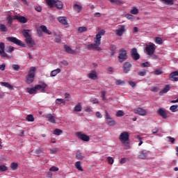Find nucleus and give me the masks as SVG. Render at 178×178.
<instances>
[{
	"label": "nucleus",
	"instance_id": "obj_1",
	"mask_svg": "<svg viewBox=\"0 0 178 178\" xmlns=\"http://www.w3.org/2000/svg\"><path fill=\"white\" fill-rule=\"evenodd\" d=\"M119 140L120 143L124 145L125 149H129L130 148V134L127 131L122 132L119 136Z\"/></svg>",
	"mask_w": 178,
	"mask_h": 178
},
{
	"label": "nucleus",
	"instance_id": "obj_2",
	"mask_svg": "<svg viewBox=\"0 0 178 178\" xmlns=\"http://www.w3.org/2000/svg\"><path fill=\"white\" fill-rule=\"evenodd\" d=\"M45 1L49 9H52V8H56L58 10H60L61 9H63V3L60 0H45Z\"/></svg>",
	"mask_w": 178,
	"mask_h": 178
},
{
	"label": "nucleus",
	"instance_id": "obj_3",
	"mask_svg": "<svg viewBox=\"0 0 178 178\" xmlns=\"http://www.w3.org/2000/svg\"><path fill=\"white\" fill-rule=\"evenodd\" d=\"M31 30L29 29H24L22 31V34L25 38V42L27 44V45H35V42L33 40V38L31 37V35H30Z\"/></svg>",
	"mask_w": 178,
	"mask_h": 178
},
{
	"label": "nucleus",
	"instance_id": "obj_4",
	"mask_svg": "<svg viewBox=\"0 0 178 178\" xmlns=\"http://www.w3.org/2000/svg\"><path fill=\"white\" fill-rule=\"evenodd\" d=\"M34 77H35V67H32L26 76V84H31V83H33Z\"/></svg>",
	"mask_w": 178,
	"mask_h": 178
},
{
	"label": "nucleus",
	"instance_id": "obj_5",
	"mask_svg": "<svg viewBox=\"0 0 178 178\" xmlns=\"http://www.w3.org/2000/svg\"><path fill=\"white\" fill-rule=\"evenodd\" d=\"M156 49V46L152 42H149V44H147L145 47V51L149 56H152V55L155 54Z\"/></svg>",
	"mask_w": 178,
	"mask_h": 178
},
{
	"label": "nucleus",
	"instance_id": "obj_6",
	"mask_svg": "<svg viewBox=\"0 0 178 178\" xmlns=\"http://www.w3.org/2000/svg\"><path fill=\"white\" fill-rule=\"evenodd\" d=\"M118 59L120 63H123L124 60L127 59V51L124 49H121L118 56Z\"/></svg>",
	"mask_w": 178,
	"mask_h": 178
},
{
	"label": "nucleus",
	"instance_id": "obj_7",
	"mask_svg": "<svg viewBox=\"0 0 178 178\" xmlns=\"http://www.w3.org/2000/svg\"><path fill=\"white\" fill-rule=\"evenodd\" d=\"M7 41H9L10 42H13V44H15V45H18V47H24V44L22 42V40L17 39L15 37H7L6 38Z\"/></svg>",
	"mask_w": 178,
	"mask_h": 178
},
{
	"label": "nucleus",
	"instance_id": "obj_8",
	"mask_svg": "<svg viewBox=\"0 0 178 178\" xmlns=\"http://www.w3.org/2000/svg\"><path fill=\"white\" fill-rule=\"evenodd\" d=\"M132 66L133 65H131V63H130V62L124 63V64L122 65L123 73H124L125 74H127V73H129V72H130V70H131Z\"/></svg>",
	"mask_w": 178,
	"mask_h": 178
},
{
	"label": "nucleus",
	"instance_id": "obj_9",
	"mask_svg": "<svg viewBox=\"0 0 178 178\" xmlns=\"http://www.w3.org/2000/svg\"><path fill=\"white\" fill-rule=\"evenodd\" d=\"M131 56L134 60H138L140 59V54L137 52V49L134 48L131 50Z\"/></svg>",
	"mask_w": 178,
	"mask_h": 178
},
{
	"label": "nucleus",
	"instance_id": "obj_10",
	"mask_svg": "<svg viewBox=\"0 0 178 178\" xmlns=\"http://www.w3.org/2000/svg\"><path fill=\"white\" fill-rule=\"evenodd\" d=\"M76 136L79 140H82V141H90V136H87L85 134H81V132H77Z\"/></svg>",
	"mask_w": 178,
	"mask_h": 178
},
{
	"label": "nucleus",
	"instance_id": "obj_11",
	"mask_svg": "<svg viewBox=\"0 0 178 178\" xmlns=\"http://www.w3.org/2000/svg\"><path fill=\"white\" fill-rule=\"evenodd\" d=\"M134 113L139 115L140 116H145L147 115V111L143 108H137L134 109Z\"/></svg>",
	"mask_w": 178,
	"mask_h": 178
},
{
	"label": "nucleus",
	"instance_id": "obj_12",
	"mask_svg": "<svg viewBox=\"0 0 178 178\" xmlns=\"http://www.w3.org/2000/svg\"><path fill=\"white\" fill-rule=\"evenodd\" d=\"M169 79L171 81H178V72L175 71L170 74Z\"/></svg>",
	"mask_w": 178,
	"mask_h": 178
},
{
	"label": "nucleus",
	"instance_id": "obj_13",
	"mask_svg": "<svg viewBox=\"0 0 178 178\" xmlns=\"http://www.w3.org/2000/svg\"><path fill=\"white\" fill-rule=\"evenodd\" d=\"M14 20H18V22H19V23H27L28 19L27 18H26V17H22V16H19V15H15L13 17Z\"/></svg>",
	"mask_w": 178,
	"mask_h": 178
},
{
	"label": "nucleus",
	"instance_id": "obj_14",
	"mask_svg": "<svg viewBox=\"0 0 178 178\" xmlns=\"http://www.w3.org/2000/svg\"><path fill=\"white\" fill-rule=\"evenodd\" d=\"M44 118L50 122V123H56V118L52 114H47L44 115Z\"/></svg>",
	"mask_w": 178,
	"mask_h": 178
},
{
	"label": "nucleus",
	"instance_id": "obj_15",
	"mask_svg": "<svg viewBox=\"0 0 178 178\" xmlns=\"http://www.w3.org/2000/svg\"><path fill=\"white\" fill-rule=\"evenodd\" d=\"M125 29L126 26H124V25H122L120 28L115 31V34L118 35V37H122V35H123V33L125 31Z\"/></svg>",
	"mask_w": 178,
	"mask_h": 178
},
{
	"label": "nucleus",
	"instance_id": "obj_16",
	"mask_svg": "<svg viewBox=\"0 0 178 178\" xmlns=\"http://www.w3.org/2000/svg\"><path fill=\"white\" fill-rule=\"evenodd\" d=\"M36 91H40V92H45V88H47V83H43L42 85H35V86Z\"/></svg>",
	"mask_w": 178,
	"mask_h": 178
},
{
	"label": "nucleus",
	"instance_id": "obj_17",
	"mask_svg": "<svg viewBox=\"0 0 178 178\" xmlns=\"http://www.w3.org/2000/svg\"><path fill=\"white\" fill-rule=\"evenodd\" d=\"M88 49L91 51V49H96V51H101V47H99V44L97 43L90 44L88 45Z\"/></svg>",
	"mask_w": 178,
	"mask_h": 178
},
{
	"label": "nucleus",
	"instance_id": "obj_18",
	"mask_svg": "<svg viewBox=\"0 0 178 178\" xmlns=\"http://www.w3.org/2000/svg\"><path fill=\"white\" fill-rule=\"evenodd\" d=\"M148 154V151L146 149H143L140 152V154L138 156L139 159H147V156Z\"/></svg>",
	"mask_w": 178,
	"mask_h": 178
},
{
	"label": "nucleus",
	"instance_id": "obj_19",
	"mask_svg": "<svg viewBox=\"0 0 178 178\" xmlns=\"http://www.w3.org/2000/svg\"><path fill=\"white\" fill-rule=\"evenodd\" d=\"M158 115H160V116L162 117L163 119H166L168 118V114L166 113V111H165L162 108H159L157 111Z\"/></svg>",
	"mask_w": 178,
	"mask_h": 178
},
{
	"label": "nucleus",
	"instance_id": "obj_20",
	"mask_svg": "<svg viewBox=\"0 0 178 178\" xmlns=\"http://www.w3.org/2000/svg\"><path fill=\"white\" fill-rule=\"evenodd\" d=\"M57 19L59 22V23H60L61 24H63L64 26H66V27H67V20L66 19V17H58L57 18Z\"/></svg>",
	"mask_w": 178,
	"mask_h": 178
},
{
	"label": "nucleus",
	"instance_id": "obj_21",
	"mask_svg": "<svg viewBox=\"0 0 178 178\" xmlns=\"http://www.w3.org/2000/svg\"><path fill=\"white\" fill-rule=\"evenodd\" d=\"M88 79H91V80H96L97 75V72L92 71L89 74H88Z\"/></svg>",
	"mask_w": 178,
	"mask_h": 178
},
{
	"label": "nucleus",
	"instance_id": "obj_22",
	"mask_svg": "<svg viewBox=\"0 0 178 178\" xmlns=\"http://www.w3.org/2000/svg\"><path fill=\"white\" fill-rule=\"evenodd\" d=\"M170 90V87L169 85H166L161 91L159 92V95H163V94H166Z\"/></svg>",
	"mask_w": 178,
	"mask_h": 178
},
{
	"label": "nucleus",
	"instance_id": "obj_23",
	"mask_svg": "<svg viewBox=\"0 0 178 178\" xmlns=\"http://www.w3.org/2000/svg\"><path fill=\"white\" fill-rule=\"evenodd\" d=\"M106 124L110 127H113L116 125V121L113 118H110L106 122Z\"/></svg>",
	"mask_w": 178,
	"mask_h": 178
},
{
	"label": "nucleus",
	"instance_id": "obj_24",
	"mask_svg": "<svg viewBox=\"0 0 178 178\" xmlns=\"http://www.w3.org/2000/svg\"><path fill=\"white\" fill-rule=\"evenodd\" d=\"M73 9L75 12H77V13H80L83 9V6L79 4H74L73 6Z\"/></svg>",
	"mask_w": 178,
	"mask_h": 178
},
{
	"label": "nucleus",
	"instance_id": "obj_25",
	"mask_svg": "<svg viewBox=\"0 0 178 178\" xmlns=\"http://www.w3.org/2000/svg\"><path fill=\"white\" fill-rule=\"evenodd\" d=\"M60 72H62V70L60 68H57L51 72L50 76L51 77H55V76H56L57 74H59Z\"/></svg>",
	"mask_w": 178,
	"mask_h": 178
},
{
	"label": "nucleus",
	"instance_id": "obj_26",
	"mask_svg": "<svg viewBox=\"0 0 178 178\" xmlns=\"http://www.w3.org/2000/svg\"><path fill=\"white\" fill-rule=\"evenodd\" d=\"M64 49H65V52H67V54H74V50L72 49V48L67 46V44L64 45Z\"/></svg>",
	"mask_w": 178,
	"mask_h": 178
},
{
	"label": "nucleus",
	"instance_id": "obj_27",
	"mask_svg": "<svg viewBox=\"0 0 178 178\" xmlns=\"http://www.w3.org/2000/svg\"><path fill=\"white\" fill-rule=\"evenodd\" d=\"M81 103H78L74 107V112H81Z\"/></svg>",
	"mask_w": 178,
	"mask_h": 178
},
{
	"label": "nucleus",
	"instance_id": "obj_28",
	"mask_svg": "<svg viewBox=\"0 0 178 178\" xmlns=\"http://www.w3.org/2000/svg\"><path fill=\"white\" fill-rule=\"evenodd\" d=\"M101 38H102V36H100L99 35H96L95 38H94V41L97 44V45H101Z\"/></svg>",
	"mask_w": 178,
	"mask_h": 178
},
{
	"label": "nucleus",
	"instance_id": "obj_29",
	"mask_svg": "<svg viewBox=\"0 0 178 178\" xmlns=\"http://www.w3.org/2000/svg\"><path fill=\"white\" fill-rule=\"evenodd\" d=\"M27 92L29 94L33 95V94H37V90L35 89V86L34 88H26Z\"/></svg>",
	"mask_w": 178,
	"mask_h": 178
},
{
	"label": "nucleus",
	"instance_id": "obj_30",
	"mask_svg": "<svg viewBox=\"0 0 178 178\" xmlns=\"http://www.w3.org/2000/svg\"><path fill=\"white\" fill-rule=\"evenodd\" d=\"M1 86H3V87H6L9 90H13V86L10 85L8 82H1Z\"/></svg>",
	"mask_w": 178,
	"mask_h": 178
},
{
	"label": "nucleus",
	"instance_id": "obj_31",
	"mask_svg": "<svg viewBox=\"0 0 178 178\" xmlns=\"http://www.w3.org/2000/svg\"><path fill=\"white\" fill-rule=\"evenodd\" d=\"M6 20H7L8 24L10 27V26H12L13 23V17H12V15H8L6 18Z\"/></svg>",
	"mask_w": 178,
	"mask_h": 178
},
{
	"label": "nucleus",
	"instance_id": "obj_32",
	"mask_svg": "<svg viewBox=\"0 0 178 178\" xmlns=\"http://www.w3.org/2000/svg\"><path fill=\"white\" fill-rule=\"evenodd\" d=\"M0 31L2 33H6L8 31V27L3 24H0Z\"/></svg>",
	"mask_w": 178,
	"mask_h": 178
},
{
	"label": "nucleus",
	"instance_id": "obj_33",
	"mask_svg": "<svg viewBox=\"0 0 178 178\" xmlns=\"http://www.w3.org/2000/svg\"><path fill=\"white\" fill-rule=\"evenodd\" d=\"M75 168L78 170H80L81 172H83V168L81 167V162L80 161H76L75 163Z\"/></svg>",
	"mask_w": 178,
	"mask_h": 178
},
{
	"label": "nucleus",
	"instance_id": "obj_34",
	"mask_svg": "<svg viewBox=\"0 0 178 178\" xmlns=\"http://www.w3.org/2000/svg\"><path fill=\"white\" fill-rule=\"evenodd\" d=\"M76 158L79 159V161H81L84 159V156L81 155V152L80 150H78L76 154Z\"/></svg>",
	"mask_w": 178,
	"mask_h": 178
},
{
	"label": "nucleus",
	"instance_id": "obj_35",
	"mask_svg": "<svg viewBox=\"0 0 178 178\" xmlns=\"http://www.w3.org/2000/svg\"><path fill=\"white\" fill-rule=\"evenodd\" d=\"M110 51L112 52L111 56H113L115 55V52L116 51V46L115 44H111L110 46Z\"/></svg>",
	"mask_w": 178,
	"mask_h": 178
},
{
	"label": "nucleus",
	"instance_id": "obj_36",
	"mask_svg": "<svg viewBox=\"0 0 178 178\" xmlns=\"http://www.w3.org/2000/svg\"><path fill=\"white\" fill-rule=\"evenodd\" d=\"M54 37H55V42L57 44H60V41L62 40L60 39V36L59 35H57L56 33H54Z\"/></svg>",
	"mask_w": 178,
	"mask_h": 178
},
{
	"label": "nucleus",
	"instance_id": "obj_37",
	"mask_svg": "<svg viewBox=\"0 0 178 178\" xmlns=\"http://www.w3.org/2000/svg\"><path fill=\"white\" fill-rule=\"evenodd\" d=\"M26 120H27V122H34V116L31 114H29L26 116Z\"/></svg>",
	"mask_w": 178,
	"mask_h": 178
},
{
	"label": "nucleus",
	"instance_id": "obj_38",
	"mask_svg": "<svg viewBox=\"0 0 178 178\" xmlns=\"http://www.w3.org/2000/svg\"><path fill=\"white\" fill-rule=\"evenodd\" d=\"M154 42L159 45H161V44L163 42L162 38L160 37L155 38Z\"/></svg>",
	"mask_w": 178,
	"mask_h": 178
},
{
	"label": "nucleus",
	"instance_id": "obj_39",
	"mask_svg": "<svg viewBox=\"0 0 178 178\" xmlns=\"http://www.w3.org/2000/svg\"><path fill=\"white\" fill-rule=\"evenodd\" d=\"M115 116H117V118H120L122 116H124V112H123V111H122V110H120L116 112Z\"/></svg>",
	"mask_w": 178,
	"mask_h": 178
},
{
	"label": "nucleus",
	"instance_id": "obj_40",
	"mask_svg": "<svg viewBox=\"0 0 178 178\" xmlns=\"http://www.w3.org/2000/svg\"><path fill=\"white\" fill-rule=\"evenodd\" d=\"M178 105H172L170 107L171 112H177Z\"/></svg>",
	"mask_w": 178,
	"mask_h": 178
},
{
	"label": "nucleus",
	"instance_id": "obj_41",
	"mask_svg": "<svg viewBox=\"0 0 178 178\" xmlns=\"http://www.w3.org/2000/svg\"><path fill=\"white\" fill-rule=\"evenodd\" d=\"M62 133H63V131L59 129H56L54 131V134H55V136H60Z\"/></svg>",
	"mask_w": 178,
	"mask_h": 178
},
{
	"label": "nucleus",
	"instance_id": "obj_42",
	"mask_svg": "<svg viewBox=\"0 0 178 178\" xmlns=\"http://www.w3.org/2000/svg\"><path fill=\"white\" fill-rule=\"evenodd\" d=\"M149 90L152 92H158V91H159V88H158L156 86H152L149 88Z\"/></svg>",
	"mask_w": 178,
	"mask_h": 178
},
{
	"label": "nucleus",
	"instance_id": "obj_43",
	"mask_svg": "<svg viewBox=\"0 0 178 178\" xmlns=\"http://www.w3.org/2000/svg\"><path fill=\"white\" fill-rule=\"evenodd\" d=\"M13 51H15V47L12 46H9L6 49V52H8V54L10 52H13Z\"/></svg>",
	"mask_w": 178,
	"mask_h": 178
},
{
	"label": "nucleus",
	"instance_id": "obj_44",
	"mask_svg": "<svg viewBox=\"0 0 178 178\" xmlns=\"http://www.w3.org/2000/svg\"><path fill=\"white\" fill-rule=\"evenodd\" d=\"M6 170H8V167L4 165H0V173H2V172H6Z\"/></svg>",
	"mask_w": 178,
	"mask_h": 178
},
{
	"label": "nucleus",
	"instance_id": "obj_45",
	"mask_svg": "<svg viewBox=\"0 0 178 178\" xmlns=\"http://www.w3.org/2000/svg\"><path fill=\"white\" fill-rule=\"evenodd\" d=\"M131 15H138V9L137 8L134 7L132 10H131Z\"/></svg>",
	"mask_w": 178,
	"mask_h": 178
},
{
	"label": "nucleus",
	"instance_id": "obj_46",
	"mask_svg": "<svg viewBox=\"0 0 178 178\" xmlns=\"http://www.w3.org/2000/svg\"><path fill=\"white\" fill-rule=\"evenodd\" d=\"M12 67L13 70H15L16 72H19V70H20V66L19 65L13 64Z\"/></svg>",
	"mask_w": 178,
	"mask_h": 178
},
{
	"label": "nucleus",
	"instance_id": "obj_47",
	"mask_svg": "<svg viewBox=\"0 0 178 178\" xmlns=\"http://www.w3.org/2000/svg\"><path fill=\"white\" fill-rule=\"evenodd\" d=\"M153 73L156 76H159L163 73V71H162V70H156Z\"/></svg>",
	"mask_w": 178,
	"mask_h": 178
},
{
	"label": "nucleus",
	"instance_id": "obj_48",
	"mask_svg": "<svg viewBox=\"0 0 178 178\" xmlns=\"http://www.w3.org/2000/svg\"><path fill=\"white\" fill-rule=\"evenodd\" d=\"M115 84H116V86H122V84H124V81L117 79L115 82Z\"/></svg>",
	"mask_w": 178,
	"mask_h": 178
},
{
	"label": "nucleus",
	"instance_id": "obj_49",
	"mask_svg": "<svg viewBox=\"0 0 178 178\" xmlns=\"http://www.w3.org/2000/svg\"><path fill=\"white\" fill-rule=\"evenodd\" d=\"M0 55L3 58H9V55H8L6 53H5V50L1 51H0Z\"/></svg>",
	"mask_w": 178,
	"mask_h": 178
},
{
	"label": "nucleus",
	"instance_id": "obj_50",
	"mask_svg": "<svg viewBox=\"0 0 178 178\" xmlns=\"http://www.w3.org/2000/svg\"><path fill=\"white\" fill-rule=\"evenodd\" d=\"M10 168L13 170H16L17 169V163H11Z\"/></svg>",
	"mask_w": 178,
	"mask_h": 178
},
{
	"label": "nucleus",
	"instance_id": "obj_51",
	"mask_svg": "<svg viewBox=\"0 0 178 178\" xmlns=\"http://www.w3.org/2000/svg\"><path fill=\"white\" fill-rule=\"evenodd\" d=\"M87 30V27L85 26H81L78 29V31H79L80 33H84V31H86Z\"/></svg>",
	"mask_w": 178,
	"mask_h": 178
},
{
	"label": "nucleus",
	"instance_id": "obj_52",
	"mask_svg": "<svg viewBox=\"0 0 178 178\" xmlns=\"http://www.w3.org/2000/svg\"><path fill=\"white\" fill-rule=\"evenodd\" d=\"M163 2H165L166 5H173V0H161Z\"/></svg>",
	"mask_w": 178,
	"mask_h": 178
},
{
	"label": "nucleus",
	"instance_id": "obj_53",
	"mask_svg": "<svg viewBox=\"0 0 178 178\" xmlns=\"http://www.w3.org/2000/svg\"><path fill=\"white\" fill-rule=\"evenodd\" d=\"M145 74H147L146 71H140V72H138V75L140 76L141 77H144V76H145Z\"/></svg>",
	"mask_w": 178,
	"mask_h": 178
},
{
	"label": "nucleus",
	"instance_id": "obj_54",
	"mask_svg": "<svg viewBox=\"0 0 178 178\" xmlns=\"http://www.w3.org/2000/svg\"><path fill=\"white\" fill-rule=\"evenodd\" d=\"M105 120H109L110 119H112V118L111 117V115H109V113H108V111H105Z\"/></svg>",
	"mask_w": 178,
	"mask_h": 178
},
{
	"label": "nucleus",
	"instance_id": "obj_55",
	"mask_svg": "<svg viewBox=\"0 0 178 178\" xmlns=\"http://www.w3.org/2000/svg\"><path fill=\"white\" fill-rule=\"evenodd\" d=\"M112 3H116V5H122V1L118 0H109Z\"/></svg>",
	"mask_w": 178,
	"mask_h": 178
},
{
	"label": "nucleus",
	"instance_id": "obj_56",
	"mask_svg": "<svg viewBox=\"0 0 178 178\" xmlns=\"http://www.w3.org/2000/svg\"><path fill=\"white\" fill-rule=\"evenodd\" d=\"M58 170H59V168H58V167H55V166H53V167L50 168V169H49L50 172H58Z\"/></svg>",
	"mask_w": 178,
	"mask_h": 178
},
{
	"label": "nucleus",
	"instance_id": "obj_57",
	"mask_svg": "<svg viewBox=\"0 0 178 178\" xmlns=\"http://www.w3.org/2000/svg\"><path fill=\"white\" fill-rule=\"evenodd\" d=\"M49 151H50V154H56V152H58V149L52 148V149H50Z\"/></svg>",
	"mask_w": 178,
	"mask_h": 178
},
{
	"label": "nucleus",
	"instance_id": "obj_58",
	"mask_svg": "<svg viewBox=\"0 0 178 178\" xmlns=\"http://www.w3.org/2000/svg\"><path fill=\"white\" fill-rule=\"evenodd\" d=\"M90 102H92L93 104H99V101H98V99H95V98H91L90 99Z\"/></svg>",
	"mask_w": 178,
	"mask_h": 178
},
{
	"label": "nucleus",
	"instance_id": "obj_59",
	"mask_svg": "<svg viewBox=\"0 0 178 178\" xmlns=\"http://www.w3.org/2000/svg\"><path fill=\"white\" fill-rule=\"evenodd\" d=\"M107 161L110 165H113V162H115V160L112 157H108Z\"/></svg>",
	"mask_w": 178,
	"mask_h": 178
},
{
	"label": "nucleus",
	"instance_id": "obj_60",
	"mask_svg": "<svg viewBox=\"0 0 178 178\" xmlns=\"http://www.w3.org/2000/svg\"><path fill=\"white\" fill-rule=\"evenodd\" d=\"M56 104H65V100H63V99H57L56 100Z\"/></svg>",
	"mask_w": 178,
	"mask_h": 178
},
{
	"label": "nucleus",
	"instance_id": "obj_61",
	"mask_svg": "<svg viewBox=\"0 0 178 178\" xmlns=\"http://www.w3.org/2000/svg\"><path fill=\"white\" fill-rule=\"evenodd\" d=\"M97 35H100V37H102V35H105V30L102 29Z\"/></svg>",
	"mask_w": 178,
	"mask_h": 178
},
{
	"label": "nucleus",
	"instance_id": "obj_62",
	"mask_svg": "<svg viewBox=\"0 0 178 178\" xmlns=\"http://www.w3.org/2000/svg\"><path fill=\"white\" fill-rule=\"evenodd\" d=\"M40 29L42 31H43V33H45L48 30V29L45 26V25L40 26Z\"/></svg>",
	"mask_w": 178,
	"mask_h": 178
},
{
	"label": "nucleus",
	"instance_id": "obj_63",
	"mask_svg": "<svg viewBox=\"0 0 178 178\" xmlns=\"http://www.w3.org/2000/svg\"><path fill=\"white\" fill-rule=\"evenodd\" d=\"M142 66H143V67H149L150 65H149V63L146 61V62L142 63Z\"/></svg>",
	"mask_w": 178,
	"mask_h": 178
},
{
	"label": "nucleus",
	"instance_id": "obj_64",
	"mask_svg": "<svg viewBox=\"0 0 178 178\" xmlns=\"http://www.w3.org/2000/svg\"><path fill=\"white\" fill-rule=\"evenodd\" d=\"M125 17H127V19H129V20H132L133 19V15L131 14H126L125 15Z\"/></svg>",
	"mask_w": 178,
	"mask_h": 178
}]
</instances>
